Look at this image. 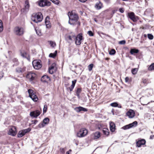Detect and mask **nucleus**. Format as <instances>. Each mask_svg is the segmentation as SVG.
<instances>
[{
    "label": "nucleus",
    "instance_id": "f257e3e1",
    "mask_svg": "<svg viewBox=\"0 0 154 154\" xmlns=\"http://www.w3.org/2000/svg\"><path fill=\"white\" fill-rule=\"evenodd\" d=\"M68 16L69 17V23L71 25H74L78 23L79 18L78 15L72 11L69 12L68 13Z\"/></svg>",
    "mask_w": 154,
    "mask_h": 154
},
{
    "label": "nucleus",
    "instance_id": "f03ea898",
    "mask_svg": "<svg viewBox=\"0 0 154 154\" xmlns=\"http://www.w3.org/2000/svg\"><path fill=\"white\" fill-rule=\"evenodd\" d=\"M43 19V16L41 12L33 14L31 17L32 21L35 23L41 22Z\"/></svg>",
    "mask_w": 154,
    "mask_h": 154
},
{
    "label": "nucleus",
    "instance_id": "7ed1b4c3",
    "mask_svg": "<svg viewBox=\"0 0 154 154\" xmlns=\"http://www.w3.org/2000/svg\"><path fill=\"white\" fill-rule=\"evenodd\" d=\"M24 29L23 27L20 26H17L14 29L15 34L18 36H21L23 35L24 33Z\"/></svg>",
    "mask_w": 154,
    "mask_h": 154
},
{
    "label": "nucleus",
    "instance_id": "20e7f679",
    "mask_svg": "<svg viewBox=\"0 0 154 154\" xmlns=\"http://www.w3.org/2000/svg\"><path fill=\"white\" fill-rule=\"evenodd\" d=\"M88 133L87 130L85 128H82L77 132V136L79 137H82L85 136Z\"/></svg>",
    "mask_w": 154,
    "mask_h": 154
},
{
    "label": "nucleus",
    "instance_id": "39448f33",
    "mask_svg": "<svg viewBox=\"0 0 154 154\" xmlns=\"http://www.w3.org/2000/svg\"><path fill=\"white\" fill-rule=\"evenodd\" d=\"M28 92L29 96L34 101L36 102L38 100V99L36 93L33 90L29 89L28 90Z\"/></svg>",
    "mask_w": 154,
    "mask_h": 154
},
{
    "label": "nucleus",
    "instance_id": "423d86ee",
    "mask_svg": "<svg viewBox=\"0 0 154 154\" xmlns=\"http://www.w3.org/2000/svg\"><path fill=\"white\" fill-rule=\"evenodd\" d=\"M32 64L34 68L36 69H39L42 66L40 60H35L32 61Z\"/></svg>",
    "mask_w": 154,
    "mask_h": 154
},
{
    "label": "nucleus",
    "instance_id": "0eeeda50",
    "mask_svg": "<svg viewBox=\"0 0 154 154\" xmlns=\"http://www.w3.org/2000/svg\"><path fill=\"white\" fill-rule=\"evenodd\" d=\"M38 4L41 7L49 6L51 5V2L47 0H40L38 2Z\"/></svg>",
    "mask_w": 154,
    "mask_h": 154
},
{
    "label": "nucleus",
    "instance_id": "6e6552de",
    "mask_svg": "<svg viewBox=\"0 0 154 154\" xmlns=\"http://www.w3.org/2000/svg\"><path fill=\"white\" fill-rule=\"evenodd\" d=\"M30 131L31 129L29 128L20 131L18 134L17 137H21L24 135L26 133Z\"/></svg>",
    "mask_w": 154,
    "mask_h": 154
},
{
    "label": "nucleus",
    "instance_id": "1a4fd4ad",
    "mask_svg": "<svg viewBox=\"0 0 154 154\" xmlns=\"http://www.w3.org/2000/svg\"><path fill=\"white\" fill-rule=\"evenodd\" d=\"M128 15L129 18L134 22H136L138 20V17L135 16L133 12L129 13Z\"/></svg>",
    "mask_w": 154,
    "mask_h": 154
},
{
    "label": "nucleus",
    "instance_id": "9d476101",
    "mask_svg": "<svg viewBox=\"0 0 154 154\" xmlns=\"http://www.w3.org/2000/svg\"><path fill=\"white\" fill-rule=\"evenodd\" d=\"M36 76V75L35 73L32 72H29L26 75V78L28 79L30 81L33 80L35 77Z\"/></svg>",
    "mask_w": 154,
    "mask_h": 154
},
{
    "label": "nucleus",
    "instance_id": "9b49d317",
    "mask_svg": "<svg viewBox=\"0 0 154 154\" xmlns=\"http://www.w3.org/2000/svg\"><path fill=\"white\" fill-rule=\"evenodd\" d=\"M137 124V121H134L131 123L123 127L122 128L124 130L128 129L133 127L136 126Z\"/></svg>",
    "mask_w": 154,
    "mask_h": 154
},
{
    "label": "nucleus",
    "instance_id": "f8f14e48",
    "mask_svg": "<svg viewBox=\"0 0 154 154\" xmlns=\"http://www.w3.org/2000/svg\"><path fill=\"white\" fill-rule=\"evenodd\" d=\"M82 36L80 34L78 35L75 37V43L76 45H79L81 43V40L82 39Z\"/></svg>",
    "mask_w": 154,
    "mask_h": 154
},
{
    "label": "nucleus",
    "instance_id": "ddd939ff",
    "mask_svg": "<svg viewBox=\"0 0 154 154\" xmlns=\"http://www.w3.org/2000/svg\"><path fill=\"white\" fill-rule=\"evenodd\" d=\"M17 133L16 129L15 127L12 126L8 132V134L12 136H15Z\"/></svg>",
    "mask_w": 154,
    "mask_h": 154
},
{
    "label": "nucleus",
    "instance_id": "4468645a",
    "mask_svg": "<svg viewBox=\"0 0 154 154\" xmlns=\"http://www.w3.org/2000/svg\"><path fill=\"white\" fill-rule=\"evenodd\" d=\"M41 114L40 112L38 110H36L30 112V115L31 116L36 118Z\"/></svg>",
    "mask_w": 154,
    "mask_h": 154
},
{
    "label": "nucleus",
    "instance_id": "2eb2a0df",
    "mask_svg": "<svg viewBox=\"0 0 154 154\" xmlns=\"http://www.w3.org/2000/svg\"><path fill=\"white\" fill-rule=\"evenodd\" d=\"M56 69V64L55 63H52L49 68V72L51 74H52Z\"/></svg>",
    "mask_w": 154,
    "mask_h": 154
},
{
    "label": "nucleus",
    "instance_id": "dca6fc26",
    "mask_svg": "<svg viewBox=\"0 0 154 154\" xmlns=\"http://www.w3.org/2000/svg\"><path fill=\"white\" fill-rule=\"evenodd\" d=\"M135 113L134 111L132 109H130L126 113V115L129 118H132L135 116Z\"/></svg>",
    "mask_w": 154,
    "mask_h": 154
},
{
    "label": "nucleus",
    "instance_id": "f3484780",
    "mask_svg": "<svg viewBox=\"0 0 154 154\" xmlns=\"http://www.w3.org/2000/svg\"><path fill=\"white\" fill-rule=\"evenodd\" d=\"M75 35L74 33H71L66 37L67 40L70 42H72L73 40L75 39Z\"/></svg>",
    "mask_w": 154,
    "mask_h": 154
},
{
    "label": "nucleus",
    "instance_id": "a211bd4d",
    "mask_svg": "<svg viewBox=\"0 0 154 154\" xmlns=\"http://www.w3.org/2000/svg\"><path fill=\"white\" fill-rule=\"evenodd\" d=\"M100 136V132H96L92 134L91 135V138L94 139L96 140L99 138Z\"/></svg>",
    "mask_w": 154,
    "mask_h": 154
},
{
    "label": "nucleus",
    "instance_id": "6ab92c4d",
    "mask_svg": "<svg viewBox=\"0 0 154 154\" xmlns=\"http://www.w3.org/2000/svg\"><path fill=\"white\" fill-rule=\"evenodd\" d=\"M21 56L23 58L27 59L28 60H30V57L29 54L24 51H22L20 52Z\"/></svg>",
    "mask_w": 154,
    "mask_h": 154
},
{
    "label": "nucleus",
    "instance_id": "aec40b11",
    "mask_svg": "<svg viewBox=\"0 0 154 154\" xmlns=\"http://www.w3.org/2000/svg\"><path fill=\"white\" fill-rule=\"evenodd\" d=\"M29 2L27 1H26L25 2L24 8L22 10H23V12L26 13L28 10V9H29Z\"/></svg>",
    "mask_w": 154,
    "mask_h": 154
},
{
    "label": "nucleus",
    "instance_id": "412c9836",
    "mask_svg": "<svg viewBox=\"0 0 154 154\" xmlns=\"http://www.w3.org/2000/svg\"><path fill=\"white\" fill-rule=\"evenodd\" d=\"M75 109L77 112H79L82 111L86 112L88 110L87 109L81 106L76 107Z\"/></svg>",
    "mask_w": 154,
    "mask_h": 154
},
{
    "label": "nucleus",
    "instance_id": "4be33fe9",
    "mask_svg": "<svg viewBox=\"0 0 154 154\" xmlns=\"http://www.w3.org/2000/svg\"><path fill=\"white\" fill-rule=\"evenodd\" d=\"M50 80V78L47 75L43 76L41 79V80L42 82H48Z\"/></svg>",
    "mask_w": 154,
    "mask_h": 154
},
{
    "label": "nucleus",
    "instance_id": "5701e85b",
    "mask_svg": "<svg viewBox=\"0 0 154 154\" xmlns=\"http://www.w3.org/2000/svg\"><path fill=\"white\" fill-rule=\"evenodd\" d=\"M103 7L102 4L100 1H98L95 4V8L99 10Z\"/></svg>",
    "mask_w": 154,
    "mask_h": 154
},
{
    "label": "nucleus",
    "instance_id": "b1692460",
    "mask_svg": "<svg viewBox=\"0 0 154 154\" xmlns=\"http://www.w3.org/2000/svg\"><path fill=\"white\" fill-rule=\"evenodd\" d=\"M146 141L144 139H142L139 140L137 143V146L138 147H140L142 145H144L145 144Z\"/></svg>",
    "mask_w": 154,
    "mask_h": 154
},
{
    "label": "nucleus",
    "instance_id": "393cba45",
    "mask_svg": "<svg viewBox=\"0 0 154 154\" xmlns=\"http://www.w3.org/2000/svg\"><path fill=\"white\" fill-rule=\"evenodd\" d=\"M45 24L46 27L47 28H50L51 26V24L50 23L49 21V18L48 17H47L45 19Z\"/></svg>",
    "mask_w": 154,
    "mask_h": 154
},
{
    "label": "nucleus",
    "instance_id": "a878e982",
    "mask_svg": "<svg viewBox=\"0 0 154 154\" xmlns=\"http://www.w3.org/2000/svg\"><path fill=\"white\" fill-rule=\"evenodd\" d=\"M110 130L111 131L113 132L115 130V125L112 122H110L109 123Z\"/></svg>",
    "mask_w": 154,
    "mask_h": 154
},
{
    "label": "nucleus",
    "instance_id": "bb28decb",
    "mask_svg": "<svg viewBox=\"0 0 154 154\" xmlns=\"http://www.w3.org/2000/svg\"><path fill=\"white\" fill-rule=\"evenodd\" d=\"M76 82V80H74L72 81V85L69 88L70 91H71L74 87L75 84Z\"/></svg>",
    "mask_w": 154,
    "mask_h": 154
},
{
    "label": "nucleus",
    "instance_id": "cd10ccee",
    "mask_svg": "<svg viewBox=\"0 0 154 154\" xmlns=\"http://www.w3.org/2000/svg\"><path fill=\"white\" fill-rule=\"evenodd\" d=\"M103 134L105 135L108 136L109 134V130L106 128H103L102 130Z\"/></svg>",
    "mask_w": 154,
    "mask_h": 154
},
{
    "label": "nucleus",
    "instance_id": "c85d7f7f",
    "mask_svg": "<svg viewBox=\"0 0 154 154\" xmlns=\"http://www.w3.org/2000/svg\"><path fill=\"white\" fill-rule=\"evenodd\" d=\"M35 31L37 35L40 36L42 35V33L41 32V30L38 27H36L35 29Z\"/></svg>",
    "mask_w": 154,
    "mask_h": 154
},
{
    "label": "nucleus",
    "instance_id": "c756f323",
    "mask_svg": "<svg viewBox=\"0 0 154 154\" xmlns=\"http://www.w3.org/2000/svg\"><path fill=\"white\" fill-rule=\"evenodd\" d=\"M139 52V50L135 49H132L131 50L130 53L131 54H133L134 53H137Z\"/></svg>",
    "mask_w": 154,
    "mask_h": 154
},
{
    "label": "nucleus",
    "instance_id": "7c9ffc66",
    "mask_svg": "<svg viewBox=\"0 0 154 154\" xmlns=\"http://www.w3.org/2000/svg\"><path fill=\"white\" fill-rule=\"evenodd\" d=\"M57 52V51H55L54 52V53H50L49 55V57H52L53 58H55V57L56 56Z\"/></svg>",
    "mask_w": 154,
    "mask_h": 154
},
{
    "label": "nucleus",
    "instance_id": "2f4dec72",
    "mask_svg": "<svg viewBox=\"0 0 154 154\" xmlns=\"http://www.w3.org/2000/svg\"><path fill=\"white\" fill-rule=\"evenodd\" d=\"M49 122V119L48 118H45L43 120V122L45 125L48 124Z\"/></svg>",
    "mask_w": 154,
    "mask_h": 154
},
{
    "label": "nucleus",
    "instance_id": "473e14b6",
    "mask_svg": "<svg viewBox=\"0 0 154 154\" xmlns=\"http://www.w3.org/2000/svg\"><path fill=\"white\" fill-rule=\"evenodd\" d=\"M81 91V89L80 88H78L77 89L76 94L79 98H80V94Z\"/></svg>",
    "mask_w": 154,
    "mask_h": 154
},
{
    "label": "nucleus",
    "instance_id": "72a5a7b5",
    "mask_svg": "<svg viewBox=\"0 0 154 154\" xmlns=\"http://www.w3.org/2000/svg\"><path fill=\"white\" fill-rule=\"evenodd\" d=\"M148 69L149 70L151 71L154 70V63L152 64L148 68Z\"/></svg>",
    "mask_w": 154,
    "mask_h": 154
},
{
    "label": "nucleus",
    "instance_id": "f704fd0d",
    "mask_svg": "<svg viewBox=\"0 0 154 154\" xmlns=\"http://www.w3.org/2000/svg\"><path fill=\"white\" fill-rule=\"evenodd\" d=\"M3 29V23L2 21L0 20V32H2Z\"/></svg>",
    "mask_w": 154,
    "mask_h": 154
},
{
    "label": "nucleus",
    "instance_id": "c9c22d12",
    "mask_svg": "<svg viewBox=\"0 0 154 154\" xmlns=\"http://www.w3.org/2000/svg\"><path fill=\"white\" fill-rule=\"evenodd\" d=\"M16 71L19 73L22 72L24 71V70L23 69L20 67H17L16 69Z\"/></svg>",
    "mask_w": 154,
    "mask_h": 154
},
{
    "label": "nucleus",
    "instance_id": "e433bc0d",
    "mask_svg": "<svg viewBox=\"0 0 154 154\" xmlns=\"http://www.w3.org/2000/svg\"><path fill=\"white\" fill-rule=\"evenodd\" d=\"M138 71V69L135 68L131 70V72L132 73L134 74L135 75L136 74L137 72Z\"/></svg>",
    "mask_w": 154,
    "mask_h": 154
},
{
    "label": "nucleus",
    "instance_id": "4c0bfd02",
    "mask_svg": "<svg viewBox=\"0 0 154 154\" xmlns=\"http://www.w3.org/2000/svg\"><path fill=\"white\" fill-rule=\"evenodd\" d=\"M53 3H54L55 4L58 5L60 3V2L59 0H50Z\"/></svg>",
    "mask_w": 154,
    "mask_h": 154
},
{
    "label": "nucleus",
    "instance_id": "58836bf2",
    "mask_svg": "<svg viewBox=\"0 0 154 154\" xmlns=\"http://www.w3.org/2000/svg\"><path fill=\"white\" fill-rule=\"evenodd\" d=\"M50 44L51 47L54 48L56 46V44L55 42L53 41H50Z\"/></svg>",
    "mask_w": 154,
    "mask_h": 154
},
{
    "label": "nucleus",
    "instance_id": "ea45409f",
    "mask_svg": "<svg viewBox=\"0 0 154 154\" xmlns=\"http://www.w3.org/2000/svg\"><path fill=\"white\" fill-rule=\"evenodd\" d=\"M45 125L43 122H42L40 123L38 125V127L40 128H43L45 126Z\"/></svg>",
    "mask_w": 154,
    "mask_h": 154
},
{
    "label": "nucleus",
    "instance_id": "a19ab883",
    "mask_svg": "<svg viewBox=\"0 0 154 154\" xmlns=\"http://www.w3.org/2000/svg\"><path fill=\"white\" fill-rule=\"evenodd\" d=\"M93 66L94 65L93 64H91L88 66V69L89 71H91L92 70Z\"/></svg>",
    "mask_w": 154,
    "mask_h": 154
},
{
    "label": "nucleus",
    "instance_id": "79ce46f5",
    "mask_svg": "<svg viewBox=\"0 0 154 154\" xmlns=\"http://www.w3.org/2000/svg\"><path fill=\"white\" fill-rule=\"evenodd\" d=\"M110 105L112 106L116 107L118 106V104L117 103L115 102L111 103Z\"/></svg>",
    "mask_w": 154,
    "mask_h": 154
},
{
    "label": "nucleus",
    "instance_id": "37998d69",
    "mask_svg": "<svg viewBox=\"0 0 154 154\" xmlns=\"http://www.w3.org/2000/svg\"><path fill=\"white\" fill-rule=\"evenodd\" d=\"M148 38L150 40H152L153 38V36L150 34H148L147 35Z\"/></svg>",
    "mask_w": 154,
    "mask_h": 154
},
{
    "label": "nucleus",
    "instance_id": "c03bdc74",
    "mask_svg": "<svg viewBox=\"0 0 154 154\" xmlns=\"http://www.w3.org/2000/svg\"><path fill=\"white\" fill-rule=\"evenodd\" d=\"M47 105H44L43 109V112L44 113H45L47 112Z\"/></svg>",
    "mask_w": 154,
    "mask_h": 154
},
{
    "label": "nucleus",
    "instance_id": "a18cd8bd",
    "mask_svg": "<svg viewBox=\"0 0 154 154\" xmlns=\"http://www.w3.org/2000/svg\"><path fill=\"white\" fill-rule=\"evenodd\" d=\"M116 53V51L114 49H112L109 52V54L110 55H113Z\"/></svg>",
    "mask_w": 154,
    "mask_h": 154
},
{
    "label": "nucleus",
    "instance_id": "49530a36",
    "mask_svg": "<svg viewBox=\"0 0 154 154\" xmlns=\"http://www.w3.org/2000/svg\"><path fill=\"white\" fill-rule=\"evenodd\" d=\"M88 34L89 35V36H93L94 35V34L91 31H89L88 32Z\"/></svg>",
    "mask_w": 154,
    "mask_h": 154
},
{
    "label": "nucleus",
    "instance_id": "de8ad7c7",
    "mask_svg": "<svg viewBox=\"0 0 154 154\" xmlns=\"http://www.w3.org/2000/svg\"><path fill=\"white\" fill-rule=\"evenodd\" d=\"M119 44L121 45H124L125 43V40H122L119 42Z\"/></svg>",
    "mask_w": 154,
    "mask_h": 154
},
{
    "label": "nucleus",
    "instance_id": "09e8293b",
    "mask_svg": "<svg viewBox=\"0 0 154 154\" xmlns=\"http://www.w3.org/2000/svg\"><path fill=\"white\" fill-rule=\"evenodd\" d=\"M38 122L37 120H35L31 121L32 124H36Z\"/></svg>",
    "mask_w": 154,
    "mask_h": 154
},
{
    "label": "nucleus",
    "instance_id": "8fccbe9b",
    "mask_svg": "<svg viewBox=\"0 0 154 154\" xmlns=\"http://www.w3.org/2000/svg\"><path fill=\"white\" fill-rule=\"evenodd\" d=\"M125 82H128V81L129 80V78L128 77H126L125 78Z\"/></svg>",
    "mask_w": 154,
    "mask_h": 154
},
{
    "label": "nucleus",
    "instance_id": "3c124183",
    "mask_svg": "<svg viewBox=\"0 0 154 154\" xmlns=\"http://www.w3.org/2000/svg\"><path fill=\"white\" fill-rule=\"evenodd\" d=\"M119 11L120 12L122 13L124 12V9L122 8H119Z\"/></svg>",
    "mask_w": 154,
    "mask_h": 154
},
{
    "label": "nucleus",
    "instance_id": "603ef678",
    "mask_svg": "<svg viewBox=\"0 0 154 154\" xmlns=\"http://www.w3.org/2000/svg\"><path fill=\"white\" fill-rule=\"evenodd\" d=\"M13 61L14 62H17L18 61V60L16 58H14L13 60Z\"/></svg>",
    "mask_w": 154,
    "mask_h": 154
},
{
    "label": "nucleus",
    "instance_id": "864d4df0",
    "mask_svg": "<svg viewBox=\"0 0 154 154\" xmlns=\"http://www.w3.org/2000/svg\"><path fill=\"white\" fill-rule=\"evenodd\" d=\"M79 1L81 2L84 3L86 2L87 0H78Z\"/></svg>",
    "mask_w": 154,
    "mask_h": 154
},
{
    "label": "nucleus",
    "instance_id": "5fc2aeb1",
    "mask_svg": "<svg viewBox=\"0 0 154 154\" xmlns=\"http://www.w3.org/2000/svg\"><path fill=\"white\" fill-rule=\"evenodd\" d=\"M140 100L142 102H143V100H144V98L143 97H141L140 98Z\"/></svg>",
    "mask_w": 154,
    "mask_h": 154
},
{
    "label": "nucleus",
    "instance_id": "6e6d98bb",
    "mask_svg": "<svg viewBox=\"0 0 154 154\" xmlns=\"http://www.w3.org/2000/svg\"><path fill=\"white\" fill-rule=\"evenodd\" d=\"M3 76V73H0V79H1Z\"/></svg>",
    "mask_w": 154,
    "mask_h": 154
},
{
    "label": "nucleus",
    "instance_id": "4d7b16f0",
    "mask_svg": "<svg viewBox=\"0 0 154 154\" xmlns=\"http://www.w3.org/2000/svg\"><path fill=\"white\" fill-rule=\"evenodd\" d=\"M149 92L150 93L151 92V93H150L149 94H153L152 90H149Z\"/></svg>",
    "mask_w": 154,
    "mask_h": 154
},
{
    "label": "nucleus",
    "instance_id": "13d9d810",
    "mask_svg": "<svg viewBox=\"0 0 154 154\" xmlns=\"http://www.w3.org/2000/svg\"><path fill=\"white\" fill-rule=\"evenodd\" d=\"M71 150H69L68 151H67L66 152V154H69V152H71Z\"/></svg>",
    "mask_w": 154,
    "mask_h": 154
},
{
    "label": "nucleus",
    "instance_id": "bf43d9fd",
    "mask_svg": "<svg viewBox=\"0 0 154 154\" xmlns=\"http://www.w3.org/2000/svg\"><path fill=\"white\" fill-rule=\"evenodd\" d=\"M143 82L144 83H146L147 82V80L146 79H144L143 80Z\"/></svg>",
    "mask_w": 154,
    "mask_h": 154
},
{
    "label": "nucleus",
    "instance_id": "052dcab7",
    "mask_svg": "<svg viewBox=\"0 0 154 154\" xmlns=\"http://www.w3.org/2000/svg\"><path fill=\"white\" fill-rule=\"evenodd\" d=\"M111 112H112V115H114V110L113 109H112L111 111Z\"/></svg>",
    "mask_w": 154,
    "mask_h": 154
},
{
    "label": "nucleus",
    "instance_id": "680f3d73",
    "mask_svg": "<svg viewBox=\"0 0 154 154\" xmlns=\"http://www.w3.org/2000/svg\"><path fill=\"white\" fill-rule=\"evenodd\" d=\"M150 103V102H149L148 103H147L146 104H143V105H147V104H149Z\"/></svg>",
    "mask_w": 154,
    "mask_h": 154
},
{
    "label": "nucleus",
    "instance_id": "e2e57ef3",
    "mask_svg": "<svg viewBox=\"0 0 154 154\" xmlns=\"http://www.w3.org/2000/svg\"><path fill=\"white\" fill-rule=\"evenodd\" d=\"M109 0H104L105 2H108Z\"/></svg>",
    "mask_w": 154,
    "mask_h": 154
},
{
    "label": "nucleus",
    "instance_id": "0e129e2a",
    "mask_svg": "<svg viewBox=\"0 0 154 154\" xmlns=\"http://www.w3.org/2000/svg\"><path fill=\"white\" fill-rule=\"evenodd\" d=\"M121 106H120L119 107H119L121 108Z\"/></svg>",
    "mask_w": 154,
    "mask_h": 154
}]
</instances>
